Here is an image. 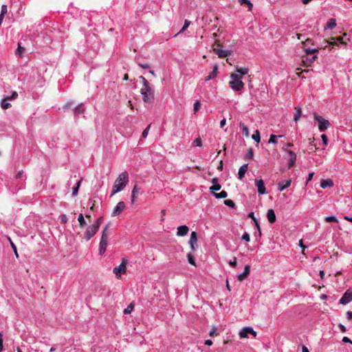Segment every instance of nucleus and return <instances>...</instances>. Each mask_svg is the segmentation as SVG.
Segmentation results:
<instances>
[{"label":"nucleus","mask_w":352,"mask_h":352,"mask_svg":"<svg viewBox=\"0 0 352 352\" xmlns=\"http://www.w3.org/2000/svg\"><path fill=\"white\" fill-rule=\"evenodd\" d=\"M291 183H292L291 179L284 180V181L279 182L277 185L278 190L279 191H283L285 189H286L291 185Z\"/></svg>","instance_id":"nucleus-14"},{"label":"nucleus","mask_w":352,"mask_h":352,"mask_svg":"<svg viewBox=\"0 0 352 352\" xmlns=\"http://www.w3.org/2000/svg\"><path fill=\"white\" fill-rule=\"evenodd\" d=\"M212 183L213 185L210 187V191L212 193H216L215 191H218L221 189V185L218 183V179L214 177L212 179Z\"/></svg>","instance_id":"nucleus-16"},{"label":"nucleus","mask_w":352,"mask_h":352,"mask_svg":"<svg viewBox=\"0 0 352 352\" xmlns=\"http://www.w3.org/2000/svg\"><path fill=\"white\" fill-rule=\"evenodd\" d=\"M250 333L254 337L256 336V332L251 327H245L242 328L239 332V336L241 338H248V335Z\"/></svg>","instance_id":"nucleus-6"},{"label":"nucleus","mask_w":352,"mask_h":352,"mask_svg":"<svg viewBox=\"0 0 352 352\" xmlns=\"http://www.w3.org/2000/svg\"><path fill=\"white\" fill-rule=\"evenodd\" d=\"M248 68L247 67H236L235 75H237L241 78H243V76L246 75L248 73Z\"/></svg>","instance_id":"nucleus-17"},{"label":"nucleus","mask_w":352,"mask_h":352,"mask_svg":"<svg viewBox=\"0 0 352 352\" xmlns=\"http://www.w3.org/2000/svg\"><path fill=\"white\" fill-rule=\"evenodd\" d=\"M295 109H296V113L294 117V120L296 122L299 120V119L300 118V117L302 116V111H301L300 107H296Z\"/></svg>","instance_id":"nucleus-28"},{"label":"nucleus","mask_w":352,"mask_h":352,"mask_svg":"<svg viewBox=\"0 0 352 352\" xmlns=\"http://www.w3.org/2000/svg\"><path fill=\"white\" fill-rule=\"evenodd\" d=\"M8 12V8H7V6L6 5H3L1 6V15H3L5 16L6 14V13Z\"/></svg>","instance_id":"nucleus-51"},{"label":"nucleus","mask_w":352,"mask_h":352,"mask_svg":"<svg viewBox=\"0 0 352 352\" xmlns=\"http://www.w3.org/2000/svg\"><path fill=\"white\" fill-rule=\"evenodd\" d=\"M333 186V182L331 179H322L320 182V187L322 188H326L327 187H332Z\"/></svg>","instance_id":"nucleus-23"},{"label":"nucleus","mask_w":352,"mask_h":352,"mask_svg":"<svg viewBox=\"0 0 352 352\" xmlns=\"http://www.w3.org/2000/svg\"><path fill=\"white\" fill-rule=\"evenodd\" d=\"M214 52L219 58H226L230 55L231 52L228 50H223L221 49L214 50Z\"/></svg>","instance_id":"nucleus-18"},{"label":"nucleus","mask_w":352,"mask_h":352,"mask_svg":"<svg viewBox=\"0 0 352 352\" xmlns=\"http://www.w3.org/2000/svg\"><path fill=\"white\" fill-rule=\"evenodd\" d=\"M149 129H150V125H148L142 132V138H145L147 137L148 135V131H149Z\"/></svg>","instance_id":"nucleus-55"},{"label":"nucleus","mask_w":352,"mask_h":352,"mask_svg":"<svg viewBox=\"0 0 352 352\" xmlns=\"http://www.w3.org/2000/svg\"><path fill=\"white\" fill-rule=\"evenodd\" d=\"M3 349V334L0 332V352H1Z\"/></svg>","instance_id":"nucleus-57"},{"label":"nucleus","mask_w":352,"mask_h":352,"mask_svg":"<svg viewBox=\"0 0 352 352\" xmlns=\"http://www.w3.org/2000/svg\"><path fill=\"white\" fill-rule=\"evenodd\" d=\"M252 138L256 142H259L261 140L260 137V133L258 130L255 131V133H254L252 136Z\"/></svg>","instance_id":"nucleus-39"},{"label":"nucleus","mask_w":352,"mask_h":352,"mask_svg":"<svg viewBox=\"0 0 352 352\" xmlns=\"http://www.w3.org/2000/svg\"><path fill=\"white\" fill-rule=\"evenodd\" d=\"M314 118L318 123V129L320 131L323 132L326 131L331 125L329 121L323 118L321 116L314 113Z\"/></svg>","instance_id":"nucleus-4"},{"label":"nucleus","mask_w":352,"mask_h":352,"mask_svg":"<svg viewBox=\"0 0 352 352\" xmlns=\"http://www.w3.org/2000/svg\"><path fill=\"white\" fill-rule=\"evenodd\" d=\"M346 318L349 320H352V311H348L346 312Z\"/></svg>","instance_id":"nucleus-60"},{"label":"nucleus","mask_w":352,"mask_h":352,"mask_svg":"<svg viewBox=\"0 0 352 352\" xmlns=\"http://www.w3.org/2000/svg\"><path fill=\"white\" fill-rule=\"evenodd\" d=\"M133 309V305L131 303L128 307L124 310V313L125 314H130Z\"/></svg>","instance_id":"nucleus-46"},{"label":"nucleus","mask_w":352,"mask_h":352,"mask_svg":"<svg viewBox=\"0 0 352 352\" xmlns=\"http://www.w3.org/2000/svg\"><path fill=\"white\" fill-rule=\"evenodd\" d=\"M80 183H81V181H78V182L76 183V186H74V187L73 188V192H72V195H73L74 196L77 195V194H78V190L79 186H80Z\"/></svg>","instance_id":"nucleus-44"},{"label":"nucleus","mask_w":352,"mask_h":352,"mask_svg":"<svg viewBox=\"0 0 352 352\" xmlns=\"http://www.w3.org/2000/svg\"><path fill=\"white\" fill-rule=\"evenodd\" d=\"M267 218L270 223H274L276 221V214L272 209H270L267 212Z\"/></svg>","instance_id":"nucleus-19"},{"label":"nucleus","mask_w":352,"mask_h":352,"mask_svg":"<svg viewBox=\"0 0 352 352\" xmlns=\"http://www.w3.org/2000/svg\"><path fill=\"white\" fill-rule=\"evenodd\" d=\"M128 182L129 174L126 171H123L119 175L113 185L111 197L122 190Z\"/></svg>","instance_id":"nucleus-1"},{"label":"nucleus","mask_w":352,"mask_h":352,"mask_svg":"<svg viewBox=\"0 0 352 352\" xmlns=\"http://www.w3.org/2000/svg\"><path fill=\"white\" fill-rule=\"evenodd\" d=\"M1 107L2 109H7L8 108H10L11 107V104L10 103H9L7 100V99L6 98H3L2 100H1Z\"/></svg>","instance_id":"nucleus-35"},{"label":"nucleus","mask_w":352,"mask_h":352,"mask_svg":"<svg viewBox=\"0 0 352 352\" xmlns=\"http://www.w3.org/2000/svg\"><path fill=\"white\" fill-rule=\"evenodd\" d=\"M201 107V104L199 101H196L193 104V111L195 113L197 112Z\"/></svg>","instance_id":"nucleus-45"},{"label":"nucleus","mask_w":352,"mask_h":352,"mask_svg":"<svg viewBox=\"0 0 352 352\" xmlns=\"http://www.w3.org/2000/svg\"><path fill=\"white\" fill-rule=\"evenodd\" d=\"M126 205L124 201H120L117 204V205L114 207L111 216L116 217L120 214L122 211L125 209Z\"/></svg>","instance_id":"nucleus-7"},{"label":"nucleus","mask_w":352,"mask_h":352,"mask_svg":"<svg viewBox=\"0 0 352 352\" xmlns=\"http://www.w3.org/2000/svg\"><path fill=\"white\" fill-rule=\"evenodd\" d=\"M248 164H245L240 167L239 172H238V177L239 179H242L244 177L245 174L248 170Z\"/></svg>","instance_id":"nucleus-21"},{"label":"nucleus","mask_w":352,"mask_h":352,"mask_svg":"<svg viewBox=\"0 0 352 352\" xmlns=\"http://www.w3.org/2000/svg\"><path fill=\"white\" fill-rule=\"evenodd\" d=\"M336 26V19H331L327 21V23L324 27V29L325 30H327V29L332 30V29L335 28Z\"/></svg>","instance_id":"nucleus-25"},{"label":"nucleus","mask_w":352,"mask_h":352,"mask_svg":"<svg viewBox=\"0 0 352 352\" xmlns=\"http://www.w3.org/2000/svg\"><path fill=\"white\" fill-rule=\"evenodd\" d=\"M255 186L257 188L258 193L259 195H264L266 193L265 186L263 179H256Z\"/></svg>","instance_id":"nucleus-9"},{"label":"nucleus","mask_w":352,"mask_h":352,"mask_svg":"<svg viewBox=\"0 0 352 352\" xmlns=\"http://www.w3.org/2000/svg\"><path fill=\"white\" fill-rule=\"evenodd\" d=\"M143 101L146 103H152L154 100V93L151 85L143 86L140 90Z\"/></svg>","instance_id":"nucleus-3"},{"label":"nucleus","mask_w":352,"mask_h":352,"mask_svg":"<svg viewBox=\"0 0 352 352\" xmlns=\"http://www.w3.org/2000/svg\"><path fill=\"white\" fill-rule=\"evenodd\" d=\"M85 111L82 103L78 104L74 110V113L76 116L83 113Z\"/></svg>","instance_id":"nucleus-26"},{"label":"nucleus","mask_w":352,"mask_h":352,"mask_svg":"<svg viewBox=\"0 0 352 352\" xmlns=\"http://www.w3.org/2000/svg\"><path fill=\"white\" fill-rule=\"evenodd\" d=\"M107 245V241L104 240H100V245H99V254L100 255H102L105 250Z\"/></svg>","instance_id":"nucleus-24"},{"label":"nucleus","mask_w":352,"mask_h":352,"mask_svg":"<svg viewBox=\"0 0 352 352\" xmlns=\"http://www.w3.org/2000/svg\"><path fill=\"white\" fill-rule=\"evenodd\" d=\"M188 231L189 228L187 226H179L177 228V235L178 236H184L188 233Z\"/></svg>","instance_id":"nucleus-15"},{"label":"nucleus","mask_w":352,"mask_h":352,"mask_svg":"<svg viewBox=\"0 0 352 352\" xmlns=\"http://www.w3.org/2000/svg\"><path fill=\"white\" fill-rule=\"evenodd\" d=\"M217 71H218V66L215 65L213 67L212 71L210 72V74L206 78V81L210 80L212 79H214L217 76Z\"/></svg>","instance_id":"nucleus-22"},{"label":"nucleus","mask_w":352,"mask_h":352,"mask_svg":"<svg viewBox=\"0 0 352 352\" xmlns=\"http://www.w3.org/2000/svg\"><path fill=\"white\" fill-rule=\"evenodd\" d=\"M305 52L306 54V55L309 56V55H311V54H316V53L318 52V49H316V48H314V49H311V48H306L305 50Z\"/></svg>","instance_id":"nucleus-34"},{"label":"nucleus","mask_w":352,"mask_h":352,"mask_svg":"<svg viewBox=\"0 0 352 352\" xmlns=\"http://www.w3.org/2000/svg\"><path fill=\"white\" fill-rule=\"evenodd\" d=\"M278 137V138H282L283 135H278V136H276L275 135H273L272 134L270 135V138L269 139V141H268V143H272V144H276L277 143V141H276V138Z\"/></svg>","instance_id":"nucleus-38"},{"label":"nucleus","mask_w":352,"mask_h":352,"mask_svg":"<svg viewBox=\"0 0 352 352\" xmlns=\"http://www.w3.org/2000/svg\"><path fill=\"white\" fill-rule=\"evenodd\" d=\"M190 24V21L186 19L182 28L180 30V31L177 34L175 35V36H177L178 34L183 33L188 28Z\"/></svg>","instance_id":"nucleus-31"},{"label":"nucleus","mask_w":352,"mask_h":352,"mask_svg":"<svg viewBox=\"0 0 352 352\" xmlns=\"http://www.w3.org/2000/svg\"><path fill=\"white\" fill-rule=\"evenodd\" d=\"M317 58V54H314L311 57H307L305 60H302L303 65L306 67L310 66Z\"/></svg>","instance_id":"nucleus-20"},{"label":"nucleus","mask_w":352,"mask_h":352,"mask_svg":"<svg viewBox=\"0 0 352 352\" xmlns=\"http://www.w3.org/2000/svg\"><path fill=\"white\" fill-rule=\"evenodd\" d=\"M321 139L322 140L323 144L327 146L328 144V138L325 134H322L321 135Z\"/></svg>","instance_id":"nucleus-54"},{"label":"nucleus","mask_w":352,"mask_h":352,"mask_svg":"<svg viewBox=\"0 0 352 352\" xmlns=\"http://www.w3.org/2000/svg\"><path fill=\"white\" fill-rule=\"evenodd\" d=\"M102 222V218H99L96 223H94L91 228V231H89V239L95 234V233L97 232V230H98L99 227L100 226L101 223Z\"/></svg>","instance_id":"nucleus-12"},{"label":"nucleus","mask_w":352,"mask_h":352,"mask_svg":"<svg viewBox=\"0 0 352 352\" xmlns=\"http://www.w3.org/2000/svg\"><path fill=\"white\" fill-rule=\"evenodd\" d=\"M217 327H212V328L211 329V330L209 332V336L211 337L217 336Z\"/></svg>","instance_id":"nucleus-49"},{"label":"nucleus","mask_w":352,"mask_h":352,"mask_svg":"<svg viewBox=\"0 0 352 352\" xmlns=\"http://www.w3.org/2000/svg\"><path fill=\"white\" fill-rule=\"evenodd\" d=\"M285 151L288 153L289 157V162H288V168H292L294 165V164L296 162V155L292 151L287 150V149H285Z\"/></svg>","instance_id":"nucleus-11"},{"label":"nucleus","mask_w":352,"mask_h":352,"mask_svg":"<svg viewBox=\"0 0 352 352\" xmlns=\"http://www.w3.org/2000/svg\"><path fill=\"white\" fill-rule=\"evenodd\" d=\"M73 105V102H67L66 104H65L63 108L64 109H68L69 107H71Z\"/></svg>","instance_id":"nucleus-62"},{"label":"nucleus","mask_w":352,"mask_h":352,"mask_svg":"<svg viewBox=\"0 0 352 352\" xmlns=\"http://www.w3.org/2000/svg\"><path fill=\"white\" fill-rule=\"evenodd\" d=\"M248 158L252 159L253 157V151L252 149H249L248 154H247Z\"/></svg>","instance_id":"nucleus-59"},{"label":"nucleus","mask_w":352,"mask_h":352,"mask_svg":"<svg viewBox=\"0 0 352 352\" xmlns=\"http://www.w3.org/2000/svg\"><path fill=\"white\" fill-rule=\"evenodd\" d=\"M248 217L250 218H251L252 219V221L254 222L255 221H256L257 219H256V217H254V214L253 212H251L248 214Z\"/></svg>","instance_id":"nucleus-61"},{"label":"nucleus","mask_w":352,"mask_h":352,"mask_svg":"<svg viewBox=\"0 0 352 352\" xmlns=\"http://www.w3.org/2000/svg\"><path fill=\"white\" fill-rule=\"evenodd\" d=\"M107 226H106L103 231H102V237H101V240H104V241H107L108 240V237H109V234H108V231H107Z\"/></svg>","instance_id":"nucleus-37"},{"label":"nucleus","mask_w":352,"mask_h":352,"mask_svg":"<svg viewBox=\"0 0 352 352\" xmlns=\"http://www.w3.org/2000/svg\"><path fill=\"white\" fill-rule=\"evenodd\" d=\"M250 272V267L248 265H246L244 267L243 272L238 276V280L243 281L245 280L249 276Z\"/></svg>","instance_id":"nucleus-13"},{"label":"nucleus","mask_w":352,"mask_h":352,"mask_svg":"<svg viewBox=\"0 0 352 352\" xmlns=\"http://www.w3.org/2000/svg\"><path fill=\"white\" fill-rule=\"evenodd\" d=\"M138 193V186L135 185L131 192V204H134L136 201V194Z\"/></svg>","instance_id":"nucleus-27"},{"label":"nucleus","mask_w":352,"mask_h":352,"mask_svg":"<svg viewBox=\"0 0 352 352\" xmlns=\"http://www.w3.org/2000/svg\"><path fill=\"white\" fill-rule=\"evenodd\" d=\"M214 196L217 198V199H223V198H226L228 196V193L225 190H222L219 193H214Z\"/></svg>","instance_id":"nucleus-32"},{"label":"nucleus","mask_w":352,"mask_h":352,"mask_svg":"<svg viewBox=\"0 0 352 352\" xmlns=\"http://www.w3.org/2000/svg\"><path fill=\"white\" fill-rule=\"evenodd\" d=\"M89 41L96 42L97 43H99L98 39L95 34H93L92 35L89 34Z\"/></svg>","instance_id":"nucleus-53"},{"label":"nucleus","mask_w":352,"mask_h":352,"mask_svg":"<svg viewBox=\"0 0 352 352\" xmlns=\"http://www.w3.org/2000/svg\"><path fill=\"white\" fill-rule=\"evenodd\" d=\"M229 265L232 267H236L237 265L236 258L234 257L232 260L229 261Z\"/></svg>","instance_id":"nucleus-50"},{"label":"nucleus","mask_w":352,"mask_h":352,"mask_svg":"<svg viewBox=\"0 0 352 352\" xmlns=\"http://www.w3.org/2000/svg\"><path fill=\"white\" fill-rule=\"evenodd\" d=\"M24 52H25V48L21 47V45L19 44L18 47L16 50V55L21 56Z\"/></svg>","instance_id":"nucleus-40"},{"label":"nucleus","mask_w":352,"mask_h":352,"mask_svg":"<svg viewBox=\"0 0 352 352\" xmlns=\"http://www.w3.org/2000/svg\"><path fill=\"white\" fill-rule=\"evenodd\" d=\"M8 239L9 240V241L10 243L11 247L14 252L15 256L16 257H19V254H18L16 247L15 244L12 241V240L10 239V237H8Z\"/></svg>","instance_id":"nucleus-41"},{"label":"nucleus","mask_w":352,"mask_h":352,"mask_svg":"<svg viewBox=\"0 0 352 352\" xmlns=\"http://www.w3.org/2000/svg\"><path fill=\"white\" fill-rule=\"evenodd\" d=\"M351 301H352V292L349 291H346L340 299V303L342 305H346Z\"/></svg>","instance_id":"nucleus-10"},{"label":"nucleus","mask_w":352,"mask_h":352,"mask_svg":"<svg viewBox=\"0 0 352 352\" xmlns=\"http://www.w3.org/2000/svg\"><path fill=\"white\" fill-rule=\"evenodd\" d=\"M78 221L80 227H84L86 225V221L85 220L84 215L82 213L79 214L78 217Z\"/></svg>","instance_id":"nucleus-33"},{"label":"nucleus","mask_w":352,"mask_h":352,"mask_svg":"<svg viewBox=\"0 0 352 352\" xmlns=\"http://www.w3.org/2000/svg\"><path fill=\"white\" fill-rule=\"evenodd\" d=\"M332 41H331L329 43L332 45H336L337 43V42H339L342 44H345L346 42L344 41L343 40V37L342 36H338V37H336V38H331Z\"/></svg>","instance_id":"nucleus-29"},{"label":"nucleus","mask_w":352,"mask_h":352,"mask_svg":"<svg viewBox=\"0 0 352 352\" xmlns=\"http://www.w3.org/2000/svg\"><path fill=\"white\" fill-rule=\"evenodd\" d=\"M224 204L228 207H230V208H234L235 207V204L234 202L231 200V199H226L224 201Z\"/></svg>","instance_id":"nucleus-42"},{"label":"nucleus","mask_w":352,"mask_h":352,"mask_svg":"<svg viewBox=\"0 0 352 352\" xmlns=\"http://www.w3.org/2000/svg\"><path fill=\"white\" fill-rule=\"evenodd\" d=\"M325 220L327 222H330V221L338 222V219L335 216H328L325 218Z\"/></svg>","instance_id":"nucleus-48"},{"label":"nucleus","mask_w":352,"mask_h":352,"mask_svg":"<svg viewBox=\"0 0 352 352\" xmlns=\"http://www.w3.org/2000/svg\"><path fill=\"white\" fill-rule=\"evenodd\" d=\"M342 342L344 343H351L352 344V341L347 337H344L342 338Z\"/></svg>","instance_id":"nucleus-63"},{"label":"nucleus","mask_w":352,"mask_h":352,"mask_svg":"<svg viewBox=\"0 0 352 352\" xmlns=\"http://www.w3.org/2000/svg\"><path fill=\"white\" fill-rule=\"evenodd\" d=\"M197 243V234L196 232L193 231L191 232L190 238L188 242L190 247L192 251H195L198 248Z\"/></svg>","instance_id":"nucleus-8"},{"label":"nucleus","mask_w":352,"mask_h":352,"mask_svg":"<svg viewBox=\"0 0 352 352\" xmlns=\"http://www.w3.org/2000/svg\"><path fill=\"white\" fill-rule=\"evenodd\" d=\"M193 146H201V140L200 138H197L193 142Z\"/></svg>","instance_id":"nucleus-47"},{"label":"nucleus","mask_w":352,"mask_h":352,"mask_svg":"<svg viewBox=\"0 0 352 352\" xmlns=\"http://www.w3.org/2000/svg\"><path fill=\"white\" fill-rule=\"evenodd\" d=\"M126 272V261L123 260L122 263L117 267L113 268V273L118 278H120L122 274Z\"/></svg>","instance_id":"nucleus-5"},{"label":"nucleus","mask_w":352,"mask_h":352,"mask_svg":"<svg viewBox=\"0 0 352 352\" xmlns=\"http://www.w3.org/2000/svg\"><path fill=\"white\" fill-rule=\"evenodd\" d=\"M314 175V172L310 173L308 175V177H307V179L306 184H308V183H309V182H310V181L312 179V178H313Z\"/></svg>","instance_id":"nucleus-58"},{"label":"nucleus","mask_w":352,"mask_h":352,"mask_svg":"<svg viewBox=\"0 0 352 352\" xmlns=\"http://www.w3.org/2000/svg\"><path fill=\"white\" fill-rule=\"evenodd\" d=\"M240 128L242 130V133L243 135H245L246 137H248L250 135L248 127L245 125L243 123H240Z\"/></svg>","instance_id":"nucleus-30"},{"label":"nucleus","mask_w":352,"mask_h":352,"mask_svg":"<svg viewBox=\"0 0 352 352\" xmlns=\"http://www.w3.org/2000/svg\"><path fill=\"white\" fill-rule=\"evenodd\" d=\"M61 222L63 223H66L67 222V218L65 214H63L61 216Z\"/></svg>","instance_id":"nucleus-64"},{"label":"nucleus","mask_w":352,"mask_h":352,"mask_svg":"<svg viewBox=\"0 0 352 352\" xmlns=\"http://www.w3.org/2000/svg\"><path fill=\"white\" fill-rule=\"evenodd\" d=\"M140 78L142 79V81L143 82V86H148L150 85V83L143 76H140Z\"/></svg>","instance_id":"nucleus-56"},{"label":"nucleus","mask_w":352,"mask_h":352,"mask_svg":"<svg viewBox=\"0 0 352 352\" xmlns=\"http://www.w3.org/2000/svg\"><path fill=\"white\" fill-rule=\"evenodd\" d=\"M187 258H188V261L189 263H190L192 265H195V258L192 254L188 253L187 254Z\"/></svg>","instance_id":"nucleus-43"},{"label":"nucleus","mask_w":352,"mask_h":352,"mask_svg":"<svg viewBox=\"0 0 352 352\" xmlns=\"http://www.w3.org/2000/svg\"><path fill=\"white\" fill-rule=\"evenodd\" d=\"M241 5L246 4L248 7V10H252L253 4L249 0H239Z\"/></svg>","instance_id":"nucleus-36"},{"label":"nucleus","mask_w":352,"mask_h":352,"mask_svg":"<svg viewBox=\"0 0 352 352\" xmlns=\"http://www.w3.org/2000/svg\"><path fill=\"white\" fill-rule=\"evenodd\" d=\"M231 80L229 82V85L232 90L234 91H241L244 88V83L242 82L241 79L235 74H232L230 75Z\"/></svg>","instance_id":"nucleus-2"},{"label":"nucleus","mask_w":352,"mask_h":352,"mask_svg":"<svg viewBox=\"0 0 352 352\" xmlns=\"http://www.w3.org/2000/svg\"><path fill=\"white\" fill-rule=\"evenodd\" d=\"M242 239L246 242H249L250 241V234L248 232H245L242 236Z\"/></svg>","instance_id":"nucleus-52"}]
</instances>
